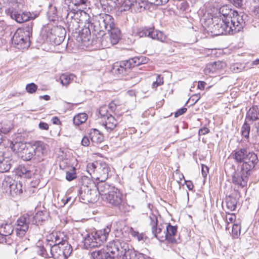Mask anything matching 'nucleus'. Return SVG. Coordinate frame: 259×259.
Masks as SVG:
<instances>
[{
    "label": "nucleus",
    "mask_w": 259,
    "mask_h": 259,
    "mask_svg": "<svg viewBox=\"0 0 259 259\" xmlns=\"http://www.w3.org/2000/svg\"><path fill=\"white\" fill-rule=\"evenodd\" d=\"M88 28L100 35H105L109 48L116 44L120 38V31L115 26L114 19L111 15L102 13L88 19Z\"/></svg>",
    "instance_id": "obj_1"
},
{
    "label": "nucleus",
    "mask_w": 259,
    "mask_h": 259,
    "mask_svg": "<svg viewBox=\"0 0 259 259\" xmlns=\"http://www.w3.org/2000/svg\"><path fill=\"white\" fill-rule=\"evenodd\" d=\"M11 148L14 152L18 153L23 160L29 161L32 159L39 160L44 155L46 145L41 141H36L28 145L22 142H15L12 143Z\"/></svg>",
    "instance_id": "obj_2"
},
{
    "label": "nucleus",
    "mask_w": 259,
    "mask_h": 259,
    "mask_svg": "<svg viewBox=\"0 0 259 259\" xmlns=\"http://www.w3.org/2000/svg\"><path fill=\"white\" fill-rule=\"evenodd\" d=\"M149 225L152 235L160 241H167L169 243H177L176 236L177 233V226H172L170 223L165 224V227L162 225H158L157 217L154 214L149 216Z\"/></svg>",
    "instance_id": "obj_3"
},
{
    "label": "nucleus",
    "mask_w": 259,
    "mask_h": 259,
    "mask_svg": "<svg viewBox=\"0 0 259 259\" xmlns=\"http://www.w3.org/2000/svg\"><path fill=\"white\" fill-rule=\"evenodd\" d=\"M203 27L208 31H210L215 35L221 34H230L236 33L235 27L230 21L225 17L207 15L204 16L203 23Z\"/></svg>",
    "instance_id": "obj_4"
},
{
    "label": "nucleus",
    "mask_w": 259,
    "mask_h": 259,
    "mask_svg": "<svg viewBox=\"0 0 259 259\" xmlns=\"http://www.w3.org/2000/svg\"><path fill=\"white\" fill-rule=\"evenodd\" d=\"M114 259H145L143 254L135 250L129 244L116 239L112 241Z\"/></svg>",
    "instance_id": "obj_5"
},
{
    "label": "nucleus",
    "mask_w": 259,
    "mask_h": 259,
    "mask_svg": "<svg viewBox=\"0 0 259 259\" xmlns=\"http://www.w3.org/2000/svg\"><path fill=\"white\" fill-rule=\"evenodd\" d=\"M88 26V22L85 23V28L82 30L80 36L81 40L85 43L84 45H91L96 49L109 48V44L107 42L105 35L101 36L89 31Z\"/></svg>",
    "instance_id": "obj_6"
},
{
    "label": "nucleus",
    "mask_w": 259,
    "mask_h": 259,
    "mask_svg": "<svg viewBox=\"0 0 259 259\" xmlns=\"http://www.w3.org/2000/svg\"><path fill=\"white\" fill-rule=\"evenodd\" d=\"M110 232V228L107 226L104 229L88 233L84 237V248L89 249L100 247L107 240Z\"/></svg>",
    "instance_id": "obj_7"
},
{
    "label": "nucleus",
    "mask_w": 259,
    "mask_h": 259,
    "mask_svg": "<svg viewBox=\"0 0 259 259\" xmlns=\"http://www.w3.org/2000/svg\"><path fill=\"white\" fill-rule=\"evenodd\" d=\"M225 17L231 22L233 27H235V32H239L243 27L245 22L242 16L238 14L236 11L232 10L227 5L221 7L219 9V15Z\"/></svg>",
    "instance_id": "obj_8"
},
{
    "label": "nucleus",
    "mask_w": 259,
    "mask_h": 259,
    "mask_svg": "<svg viewBox=\"0 0 259 259\" xmlns=\"http://www.w3.org/2000/svg\"><path fill=\"white\" fill-rule=\"evenodd\" d=\"M104 200L112 206L117 208L120 212H125L128 211L129 206L124 201L122 193L116 188L113 189L110 193L106 195Z\"/></svg>",
    "instance_id": "obj_9"
},
{
    "label": "nucleus",
    "mask_w": 259,
    "mask_h": 259,
    "mask_svg": "<svg viewBox=\"0 0 259 259\" xmlns=\"http://www.w3.org/2000/svg\"><path fill=\"white\" fill-rule=\"evenodd\" d=\"M79 195L84 203H94L99 199L96 185L92 182L88 185H82L79 190Z\"/></svg>",
    "instance_id": "obj_10"
},
{
    "label": "nucleus",
    "mask_w": 259,
    "mask_h": 259,
    "mask_svg": "<svg viewBox=\"0 0 259 259\" xmlns=\"http://www.w3.org/2000/svg\"><path fill=\"white\" fill-rule=\"evenodd\" d=\"M12 42L19 49H24L29 46V31L19 28L14 33Z\"/></svg>",
    "instance_id": "obj_11"
},
{
    "label": "nucleus",
    "mask_w": 259,
    "mask_h": 259,
    "mask_svg": "<svg viewBox=\"0 0 259 259\" xmlns=\"http://www.w3.org/2000/svg\"><path fill=\"white\" fill-rule=\"evenodd\" d=\"M47 249L50 250L51 254L54 259H66L72 251L71 245L66 246L54 245V246L52 247H42L41 251L43 254L44 252L47 251Z\"/></svg>",
    "instance_id": "obj_12"
},
{
    "label": "nucleus",
    "mask_w": 259,
    "mask_h": 259,
    "mask_svg": "<svg viewBox=\"0 0 259 259\" xmlns=\"http://www.w3.org/2000/svg\"><path fill=\"white\" fill-rule=\"evenodd\" d=\"M46 241L47 242L46 247H52L54 245L60 246L71 245L68 243L67 236L61 232H54L49 234L46 237Z\"/></svg>",
    "instance_id": "obj_13"
},
{
    "label": "nucleus",
    "mask_w": 259,
    "mask_h": 259,
    "mask_svg": "<svg viewBox=\"0 0 259 259\" xmlns=\"http://www.w3.org/2000/svg\"><path fill=\"white\" fill-rule=\"evenodd\" d=\"M2 189L4 192L14 197L22 192V184L20 182L15 181L10 178H7L2 182Z\"/></svg>",
    "instance_id": "obj_14"
},
{
    "label": "nucleus",
    "mask_w": 259,
    "mask_h": 259,
    "mask_svg": "<svg viewBox=\"0 0 259 259\" xmlns=\"http://www.w3.org/2000/svg\"><path fill=\"white\" fill-rule=\"evenodd\" d=\"M31 223V215L26 213L19 217L15 223V231L18 237L25 236Z\"/></svg>",
    "instance_id": "obj_15"
},
{
    "label": "nucleus",
    "mask_w": 259,
    "mask_h": 259,
    "mask_svg": "<svg viewBox=\"0 0 259 259\" xmlns=\"http://www.w3.org/2000/svg\"><path fill=\"white\" fill-rule=\"evenodd\" d=\"M258 161L257 155L253 152H250L242 162L241 171L245 172L246 175H250Z\"/></svg>",
    "instance_id": "obj_16"
},
{
    "label": "nucleus",
    "mask_w": 259,
    "mask_h": 259,
    "mask_svg": "<svg viewBox=\"0 0 259 259\" xmlns=\"http://www.w3.org/2000/svg\"><path fill=\"white\" fill-rule=\"evenodd\" d=\"M91 259H114L112 241L102 249L92 252Z\"/></svg>",
    "instance_id": "obj_17"
},
{
    "label": "nucleus",
    "mask_w": 259,
    "mask_h": 259,
    "mask_svg": "<svg viewBox=\"0 0 259 259\" xmlns=\"http://www.w3.org/2000/svg\"><path fill=\"white\" fill-rule=\"evenodd\" d=\"M6 12L12 19L19 23L29 20L31 17V14L30 12H19L13 8H9L7 10Z\"/></svg>",
    "instance_id": "obj_18"
},
{
    "label": "nucleus",
    "mask_w": 259,
    "mask_h": 259,
    "mask_svg": "<svg viewBox=\"0 0 259 259\" xmlns=\"http://www.w3.org/2000/svg\"><path fill=\"white\" fill-rule=\"evenodd\" d=\"M144 7L142 5L141 0H124L120 7V11H139Z\"/></svg>",
    "instance_id": "obj_19"
},
{
    "label": "nucleus",
    "mask_w": 259,
    "mask_h": 259,
    "mask_svg": "<svg viewBox=\"0 0 259 259\" xmlns=\"http://www.w3.org/2000/svg\"><path fill=\"white\" fill-rule=\"evenodd\" d=\"M128 65L125 60L116 62L113 65L112 72L116 75H124L130 70Z\"/></svg>",
    "instance_id": "obj_20"
},
{
    "label": "nucleus",
    "mask_w": 259,
    "mask_h": 259,
    "mask_svg": "<svg viewBox=\"0 0 259 259\" xmlns=\"http://www.w3.org/2000/svg\"><path fill=\"white\" fill-rule=\"evenodd\" d=\"M241 172L240 175L235 172L232 176V181L234 185L243 188L247 186L248 176L250 175H246V172L244 171Z\"/></svg>",
    "instance_id": "obj_21"
},
{
    "label": "nucleus",
    "mask_w": 259,
    "mask_h": 259,
    "mask_svg": "<svg viewBox=\"0 0 259 259\" xmlns=\"http://www.w3.org/2000/svg\"><path fill=\"white\" fill-rule=\"evenodd\" d=\"M96 187L98 195L99 196V194H100L102 196V198L104 200L105 199L106 195L110 193V192L115 188V187L111 186L103 181L99 183Z\"/></svg>",
    "instance_id": "obj_22"
},
{
    "label": "nucleus",
    "mask_w": 259,
    "mask_h": 259,
    "mask_svg": "<svg viewBox=\"0 0 259 259\" xmlns=\"http://www.w3.org/2000/svg\"><path fill=\"white\" fill-rule=\"evenodd\" d=\"M250 152L246 148L237 149L232 152V157L237 162L241 163Z\"/></svg>",
    "instance_id": "obj_23"
},
{
    "label": "nucleus",
    "mask_w": 259,
    "mask_h": 259,
    "mask_svg": "<svg viewBox=\"0 0 259 259\" xmlns=\"http://www.w3.org/2000/svg\"><path fill=\"white\" fill-rule=\"evenodd\" d=\"M256 105H253L247 111L246 118L249 121H254L259 119V103L255 101Z\"/></svg>",
    "instance_id": "obj_24"
},
{
    "label": "nucleus",
    "mask_w": 259,
    "mask_h": 259,
    "mask_svg": "<svg viewBox=\"0 0 259 259\" xmlns=\"http://www.w3.org/2000/svg\"><path fill=\"white\" fill-rule=\"evenodd\" d=\"M102 122L105 128L109 131L113 130L117 124V120L112 115L102 119Z\"/></svg>",
    "instance_id": "obj_25"
},
{
    "label": "nucleus",
    "mask_w": 259,
    "mask_h": 259,
    "mask_svg": "<svg viewBox=\"0 0 259 259\" xmlns=\"http://www.w3.org/2000/svg\"><path fill=\"white\" fill-rule=\"evenodd\" d=\"M89 135L91 140L94 143H101L104 140L103 134L96 128L91 129Z\"/></svg>",
    "instance_id": "obj_26"
},
{
    "label": "nucleus",
    "mask_w": 259,
    "mask_h": 259,
    "mask_svg": "<svg viewBox=\"0 0 259 259\" xmlns=\"http://www.w3.org/2000/svg\"><path fill=\"white\" fill-rule=\"evenodd\" d=\"M226 65L225 62L222 61L214 62L208 64L204 71L205 73H213L224 68Z\"/></svg>",
    "instance_id": "obj_27"
},
{
    "label": "nucleus",
    "mask_w": 259,
    "mask_h": 259,
    "mask_svg": "<svg viewBox=\"0 0 259 259\" xmlns=\"http://www.w3.org/2000/svg\"><path fill=\"white\" fill-rule=\"evenodd\" d=\"M109 171V167L106 163H99L97 172L100 175L101 181H104L108 178Z\"/></svg>",
    "instance_id": "obj_28"
},
{
    "label": "nucleus",
    "mask_w": 259,
    "mask_h": 259,
    "mask_svg": "<svg viewBox=\"0 0 259 259\" xmlns=\"http://www.w3.org/2000/svg\"><path fill=\"white\" fill-rule=\"evenodd\" d=\"M125 61H126L127 65H128V66H129L130 69H131L132 67L139 66L142 64L146 63L147 62V59L143 57H136Z\"/></svg>",
    "instance_id": "obj_29"
},
{
    "label": "nucleus",
    "mask_w": 259,
    "mask_h": 259,
    "mask_svg": "<svg viewBox=\"0 0 259 259\" xmlns=\"http://www.w3.org/2000/svg\"><path fill=\"white\" fill-rule=\"evenodd\" d=\"M47 218V215L46 212L39 211L36 212L34 215H31V223L38 225L40 223L45 221Z\"/></svg>",
    "instance_id": "obj_30"
},
{
    "label": "nucleus",
    "mask_w": 259,
    "mask_h": 259,
    "mask_svg": "<svg viewBox=\"0 0 259 259\" xmlns=\"http://www.w3.org/2000/svg\"><path fill=\"white\" fill-rule=\"evenodd\" d=\"M13 231L14 227L10 224H3L0 226V234L5 237L11 235Z\"/></svg>",
    "instance_id": "obj_31"
},
{
    "label": "nucleus",
    "mask_w": 259,
    "mask_h": 259,
    "mask_svg": "<svg viewBox=\"0 0 259 259\" xmlns=\"http://www.w3.org/2000/svg\"><path fill=\"white\" fill-rule=\"evenodd\" d=\"M11 167V160L9 158H4L0 160V172L8 171Z\"/></svg>",
    "instance_id": "obj_32"
},
{
    "label": "nucleus",
    "mask_w": 259,
    "mask_h": 259,
    "mask_svg": "<svg viewBox=\"0 0 259 259\" xmlns=\"http://www.w3.org/2000/svg\"><path fill=\"white\" fill-rule=\"evenodd\" d=\"M150 37L153 39H157L161 42H164L166 38L165 35L161 31L155 29L154 28H152Z\"/></svg>",
    "instance_id": "obj_33"
},
{
    "label": "nucleus",
    "mask_w": 259,
    "mask_h": 259,
    "mask_svg": "<svg viewBox=\"0 0 259 259\" xmlns=\"http://www.w3.org/2000/svg\"><path fill=\"white\" fill-rule=\"evenodd\" d=\"M87 117L88 116L86 113H79L74 117L73 119V123L76 125H79L85 122L87 119Z\"/></svg>",
    "instance_id": "obj_34"
},
{
    "label": "nucleus",
    "mask_w": 259,
    "mask_h": 259,
    "mask_svg": "<svg viewBox=\"0 0 259 259\" xmlns=\"http://www.w3.org/2000/svg\"><path fill=\"white\" fill-rule=\"evenodd\" d=\"M75 76L73 74H63L60 77L61 83L64 85H67L74 79Z\"/></svg>",
    "instance_id": "obj_35"
},
{
    "label": "nucleus",
    "mask_w": 259,
    "mask_h": 259,
    "mask_svg": "<svg viewBox=\"0 0 259 259\" xmlns=\"http://www.w3.org/2000/svg\"><path fill=\"white\" fill-rule=\"evenodd\" d=\"M152 28H140L137 29L136 34L140 37L148 36L150 37V34Z\"/></svg>",
    "instance_id": "obj_36"
},
{
    "label": "nucleus",
    "mask_w": 259,
    "mask_h": 259,
    "mask_svg": "<svg viewBox=\"0 0 259 259\" xmlns=\"http://www.w3.org/2000/svg\"><path fill=\"white\" fill-rule=\"evenodd\" d=\"M250 131V126L249 123L245 122L241 128V134L244 138L248 139L249 137V133Z\"/></svg>",
    "instance_id": "obj_37"
},
{
    "label": "nucleus",
    "mask_w": 259,
    "mask_h": 259,
    "mask_svg": "<svg viewBox=\"0 0 259 259\" xmlns=\"http://www.w3.org/2000/svg\"><path fill=\"white\" fill-rule=\"evenodd\" d=\"M99 112L102 119L112 115L108 111V107L106 105L101 106Z\"/></svg>",
    "instance_id": "obj_38"
},
{
    "label": "nucleus",
    "mask_w": 259,
    "mask_h": 259,
    "mask_svg": "<svg viewBox=\"0 0 259 259\" xmlns=\"http://www.w3.org/2000/svg\"><path fill=\"white\" fill-rule=\"evenodd\" d=\"M29 241V239L25 238L22 241L18 242L17 245V250L22 251L27 249Z\"/></svg>",
    "instance_id": "obj_39"
},
{
    "label": "nucleus",
    "mask_w": 259,
    "mask_h": 259,
    "mask_svg": "<svg viewBox=\"0 0 259 259\" xmlns=\"http://www.w3.org/2000/svg\"><path fill=\"white\" fill-rule=\"evenodd\" d=\"M237 202L234 198H230L226 201V206L227 208L230 211L234 210L236 208Z\"/></svg>",
    "instance_id": "obj_40"
},
{
    "label": "nucleus",
    "mask_w": 259,
    "mask_h": 259,
    "mask_svg": "<svg viewBox=\"0 0 259 259\" xmlns=\"http://www.w3.org/2000/svg\"><path fill=\"white\" fill-rule=\"evenodd\" d=\"M76 178L75 173V168L74 167H71L70 171H66V179L68 181H71Z\"/></svg>",
    "instance_id": "obj_41"
},
{
    "label": "nucleus",
    "mask_w": 259,
    "mask_h": 259,
    "mask_svg": "<svg viewBox=\"0 0 259 259\" xmlns=\"http://www.w3.org/2000/svg\"><path fill=\"white\" fill-rule=\"evenodd\" d=\"M99 163L95 162L94 163H89L87 165V171L91 175L92 172L97 171V167H98Z\"/></svg>",
    "instance_id": "obj_42"
},
{
    "label": "nucleus",
    "mask_w": 259,
    "mask_h": 259,
    "mask_svg": "<svg viewBox=\"0 0 259 259\" xmlns=\"http://www.w3.org/2000/svg\"><path fill=\"white\" fill-rule=\"evenodd\" d=\"M240 234V227L236 224L232 226V236L234 238H237Z\"/></svg>",
    "instance_id": "obj_43"
},
{
    "label": "nucleus",
    "mask_w": 259,
    "mask_h": 259,
    "mask_svg": "<svg viewBox=\"0 0 259 259\" xmlns=\"http://www.w3.org/2000/svg\"><path fill=\"white\" fill-rule=\"evenodd\" d=\"M131 235L136 238L138 241L144 240V235L143 233H139L138 232L134 230L133 228L130 231Z\"/></svg>",
    "instance_id": "obj_44"
},
{
    "label": "nucleus",
    "mask_w": 259,
    "mask_h": 259,
    "mask_svg": "<svg viewBox=\"0 0 259 259\" xmlns=\"http://www.w3.org/2000/svg\"><path fill=\"white\" fill-rule=\"evenodd\" d=\"M236 219V215L234 213H230L229 212L227 213V215L226 217V222L228 224L226 227V229L229 228V224L230 223H233Z\"/></svg>",
    "instance_id": "obj_45"
},
{
    "label": "nucleus",
    "mask_w": 259,
    "mask_h": 259,
    "mask_svg": "<svg viewBox=\"0 0 259 259\" xmlns=\"http://www.w3.org/2000/svg\"><path fill=\"white\" fill-rule=\"evenodd\" d=\"M163 83V77L161 75L157 76L156 80L152 84V88H157V87L162 85Z\"/></svg>",
    "instance_id": "obj_46"
},
{
    "label": "nucleus",
    "mask_w": 259,
    "mask_h": 259,
    "mask_svg": "<svg viewBox=\"0 0 259 259\" xmlns=\"http://www.w3.org/2000/svg\"><path fill=\"white\" fill-rule=\"evenodd\" d=\"M37 89V86L34 83L28 84L26 87L27 92L30 94L35 93Z\"/></svg>",
    "instance_id": "obj_47"
},
{
    "label": "nucleus",
    "mask_w": 259,
    "mask_h": 259,
    "mask_svg": "<svg viewBox=\"0 0 259 259\" xmlns=\"http://www.w3.org/2000/svg\"><path fill=\"white\" fill-rule=\"evenodd\" d=\"M208 167L206 165L203 164H201V172L202 176L204 178L206 177L207 174L208 172Z\"/></svg>",
    "instance_id": "obj_48"
},
{
    "label": "nucleus",
    "mask_w": 259,
    "mask_h": 259,
    "mask_svg": "<svg viewBox=\"0 0 259 259\" xmlns=\"http://www.w3.org/2000/svg\"><path fill=\"white\" fill-rule=\"evenodd\" d=\"M71 2L75 6H79L85 4L87 0H70Z\"/></svg>",
    "instance_id": "obj_49"
},
{
    "label": "nucleus",
    "mask_w": 259,
    "mask_h": 259,
    "mask_svg": "<svg viewBox=\"0 0 259 259\" xmlns=\"http://www.w3.org/2000/svg\"><path fill=\"white\" fill-rule=\"evenodd\" d=\"M186 111H187V108H185V107L179 109L175 113V117H177L183 114L184 113H185L186 112Z\"/></svg>",
    "instance_id": "obj_50"
},
{
    "label": "nucleus",
    "mask_w": 259,
    "mask_h": 259,
    "mask_svg": "<svg viewBox=\"0 0 259 259\" xmlns=\"http://www.w3.org/2000/svg\"><path fill=\"white\" fill-rule=\"evenodd\" d=\"M21 172L27 177H30L31 176V171L27 170L25 167H23L21 168Z\"/></svg>",
    "instance_id": "obj_51"
},
{
    "label": "nucleus",
    "mask_w": 259,
    "mask_h": 259,
    "mask_svg": "<svg viewBox=\"0 0 259 259\" xmlns=\"http://www.w3.org/2000/svg\"><path fill=\"white\" fill-rule=\"evenodd\" d=\"M90 142L89 139L87 137H83L81 140V144L84 146H88L90 145Z\"/></svg>",
    "instance_id": "obj_52"
},
{
    "label": "nucleus",
    "mask_w": 259,
    "mask_h": 259,
    "mask_svg": "<svg viewBox=\"0 0 259 259\" xmlns=\"http://www.w3.org/2000/svg\"><path fill=\"white\" fill-rule=\"evenodd\" d=\"M38 127L41 130H48L49 129V125L44 122H40L39 123Z\"/></svg>",
    "instance_id": "obj_53"
},
{
    "label": "nucleus",
    "mask_w": 259,
    "mask_h": 259,
    "mask_svg": "<svg viewBox=\"0 0 259 259\" xmlns=\"http://www.w3.org/2000/svg\"><path fill=\"white\" fill-rule=\"evenodd\" d=\"M201 98L200 94H196L192 96V97L190 98V99H192L193 101H194V103H196L198 101V100Z\"/></svg>",
    "instance_id": "obj_54"
},
{
    "label": "nucleus",
    "mask_w": 259,
    "mask_h": 259,
    "mask_svg": "<svg viewBox=\"0 0 259 259\" xmlns=\"http://www.w3.org/2000/svg\"><path fill=\"white\" fill-rule=\"evenodd\" d=\"M209 132V130L206 127H204L199 131V135H204L206 134H208Z\"/></svg>",
    "instance_id": "obj_55"
},
{
    "label": "nucleus",
    "mask_w": 259,
    "mask_h": 259,
    "mask_svg": "<svg viewBox=\"0 0 259 259\" xmlns=\"http://www.w3.org/2000/svg\"><path fill=\"white\" fill-rule=\"evenodd\" d=\"M154 5L156 6L162 5L167 3L168 0H155Z\"/></svg>",
    "instance_id": "obj_56"
},
{
    "label": "nucleus",
    "mask_w": 259,
    "mask_h": 259,
    "mask_svg": "<svg viewBox=\"0 0 259 259\" xmlns=\"http://www.w3.org/2000/svg\"><path fill=\"white\" fill-rule=\"evenodd\" d=\"M206 84V83L204 81H199L198 83L197 88L201 90H203L205 88V86Z\"/></svg>",
    "instance_id": "obj_57"
},
{
    "label": "nucleus",
    "mask_w": 259,
    "mask_h": 259,
    "mask_svg": "<svg viewBox=\"0 0 259 259\" xmlns=\"http://www.w3.org/2000/svg\"><path fill=\"white\" fill-rule=\"evenodd\" d=\"M233 5L236 7H240L242 5V0H232Z\"/></svg>",
    "instance_id": "obj_58"
},
{
    "label": "nucleus",
    "mask_w": 259,
    "mask_h": 259,
    "mask_svg": "<svg viewBox=\"0 0 259 259\" xmlns=\"http://www.w3.org/2000/svg\"><path fill=\"white\" fill-rule=\"evenodd\" d=\"M252 12L255 16L259 17V5L254 7Z\"/></svg>",
    "instance_id": "obj_59"
},
{
    "label": "nucleus",
    "mask_w": 259,
    "mask_h": 259,
    "mask_svg": "<svg viewBox=\"0 0 259 259\" xmlns=\"http://www.w3.org/2000/svg\"><path fill=\"white\" fill-rule=\"evenodd\" d=\"M186 184L187 186V188L189 190H192L193 188V185L192 182L191 181H186Z\"/></svg>",
    "instance_id": "obj_60"
},
{
    "label": "nucleus",
    "mask_w": 259,
    "mask_h": 259,
    "mask_svg": "<svg viewBox=\"0 0 259 259\" xmlns=\"http://www.w3.org/2000/svg\"><path fill=\"white\" fill-rule=\"evenodd\" d=\"M52 122L55 124H60L61 123V122L59 120V119L57 117H54L52 119Z\"/></svg>",
    "instance_id": "obj_61"
},
{
    "label": "nucleus",
    "mask_w": 259,
    "mask_h": 259,
    "mask_svg": "<svg viewBox=\"0 0 259 259\" xmlns=\"http://www.w3.org/2000/svg\"><path fill=\"white\" fill-rule=\"evenodd\" d=\"M142 5L143 4L144 2H146L148 4H153L154 3L155 0H141Z\"/></svg>",
    "instance_id": "obj_62"
},
{
    "label": "nucleus",
    "mask_w": 259,
    "mask_h": 259,
    "mask_svg": "<svg viewBox=\"0 0 259 259\" xmlns=\"http://www.w3.org/2000/svg\"><path fill=\"white\" fill-rule=\"evenodd\" d=\"M6 242V239L5 237L0 234V243H3Z\"/></svg>",
    "instance_id": "obj_63"
},
{
    "label": "nucleus",
    "mask_w": 259,
    "mask_h": 259,
    "mask_svg": "<svg viewBox=\"0 0 259 259\" xmlns=\"http://www.w3.org/2000/svg\"><path fill=\"white\" fill-rule=\"evenodd\" d=\"M40 98H42L46 101H48L50 99V97L49 95H44L40 96Z\"/></svg>",
    "instance_id": "obj_64"
}]
</instances>
